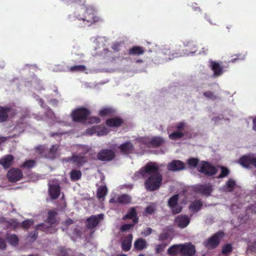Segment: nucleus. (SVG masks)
Here are the masks:
<instances>
[{
  "label": "nucleus",
  "mask_w": 256,
  "mask_h": 256,
  "mask_svg": "<svg viewBox=\"0 0 256 256\" xmlns=\"http://www.w3.org/2000/svg\"><path fill=\"white\" fill-rule=\"evenodd\" d=\"M140 174L142 178L149 176L145 180L144 186L148 192H154L158 190L161 186L162 176L160 172V168L156 162H148L140 170Z\"/></svg>",
  "instance_id": "f257e3e1"
},
{
  "label": "nucleus",
  "mask_w": 256,
  "mask_h": 256,
  "mask_svg": "<svg viewBox=\"0 0 256 256\" xmlns=\"http://www.w3.org/2000/svg\"><path fill=\"white\" fill-rule=\"evenodd\" d=\"M68 18L70 20H74L75 22L74 24L78 27L89 26L100 20L95 10L90 6L84 10L82 15L78 14L76 17L70 16Z\"/></svg>",
  "instance_id": "f03ea898"
},
{
  "label": "nucleus",
  "mask_w": 256,
  "mask_h": 256,
  "mask_svg": "<svg viewBox=\"0 0 256 256\" xmlns=\"http://www.w3.org/2000/svg\"><path fill=\"white\" fill-rule=\"evenodd\" d=\"M90 114L91 111L89 109L84 107H80L72 110L70 116L73 122L85 124Z\"/></svg>",
  "instance_id": "7ed1b4c3"
},
{
  "label": "nucleus",
  "mask_w": 256,
  "mask_h": 256,
  "mask_svg": "<svg viewBox=\"0 0 256 256\" xmlns=\"http://www.w3.org/2000/svg\"><path fill=\"white\" fill-rule=\"evenodd\" d=\"M224 234L222 232H218L204 242V244L208 249H214L220 244V240Z\"/></svg>",
  "instance_id": "20e7f679"
},
{
  "label": "nucleus",
  "mask_w": 256,
  "mask_h": 256,
  "mask_svg": "<svg viewBox=\"0 0 256 256\" xmlns=\"http://www.w3.org/2000/svg\"><path fill=\"white\" fill-rule=\"evenodd\" d=\"M198 170L205 175L212 176L217 172L216 168L206 161H202L198 166Z\"/></svg>",
  "instance_id": "39448f33"
},
{
  "label": "nucleus",
  "mask_w": 256,
  "mask_h": 256,
  "mask_svg": "<svg viewBox=\"0 0 256 256\" xmlns=\"http://www.w3.org/2000/svg\"><path fill=\"white\" fill-rule=\"evenodd\" d=\"M6 178L10 182H16L22 178L23 174L18 168H12L7 172Z\"/></svg>",
  "instance_id": "423d86ee"
},
{
  "label": "nucleus",
  "mask_w": 256,
  "mask_h": 256,
  "mask_svg": "<svg viewBox=\"0 0 256 256\" xmlns=\"http://www.w3.org/2000/svg\"><path fill=\"white\" fill-rule=\"evenodd\" d=\"M116 157L115 152L110 149L104 148L97 154V158L102 162H110Z\"/></svg>",
  "instance_id": "0eeeda50"
},
{
  "label": "nucleus",
  "mask_w": 256,
  "mask_h": 256,
  "mask_svg": "<svg viewBox=\"0 0 256 256\" xmlns=\"http://www.w3.org/2000/svg\"><path fill=\"white\" fill-rule=\"evenodd\" d=\"M178 195L174 194L168 201V206L171 208L174 214L180 212L182 208L178 205Z\"/></svg>",
  "instance_id": "6e6552de"
},
{
  "label": "nucleus",
  "mask_w": 256,
  "mask_h": 256,
  "mask_svg": "<svg viewBox=\"0 0 256 256\" xmlns=\"http://www.w3.org/2000/svg\"><path fill=\"white\" fill-rule=\"evenodd\" d=\"M196 252L194 245L190 242L182 244L181 256H194Z\"/></svg>",
  "instance_id": "1a4fd4ad"
},
{
  "label": "nucleus",
  "mask_w": 256,
  "mask_h": 256,
  "mask_svg": "<svg viewBox=\"0 0 256 256\" xmlns=\"http://www.w3.org/2000/svg\"><path fill=\"white\" fill-rule=\"evenodd\" d=\"M103 218L104 214H102L91 216L86 220V227L89 229L95 228Z\"/></svg>",
  "instance_id": "9d476101"
},
{
  "label": "nucleus",
  "mask_w": 256,
  "mask_h": 256,
  "mask_svg": "<svg viewBox=\"0 0 256 256\" xmlns=\"http://www.w3.org/2000/svg\"><path fill=\"white\" fill-rule=\"evenodd\" d=\"M210 68L214 72V76L216 77L219 76L224 72V67L222 65V62H218L210 60H209Z\"/></svg>",
  "instance_id": "9b49d317"
},
{
  "label": "nucleus",
  "mask_w": 256,
  "mask_h": 256,
  "mask_svg": "<svg viewBox=\"0 0 256 256\" xmlns=\"http://www.w3.org/2000/svg\"><path fill=\"white\" fill-rule=\"evenodd\" d=\"M194 190L196 192L208 196L210 195L212 191V187L210 184H199L196 186Z\"/></svg>",
  "instance_id": "f8f14e48"
},
{
  "label": "nucleus",
  "mask_w": 256,
  "mask_h": 256,
  "mask_svg": "<svg viewBox=\"0 0 256 256\" xmlns=\"http://www.w3.org/2000/svg\"><path fill=\"white\" fill-rule=\"evenodd\" d=\"M120 153L122 154L128 155L134 152V148L133 144L130 141H126L118 146Z\"/></svg>",
  "instance_id": "ddd939ff"
},
{
  "label": "nucleus",
  "mask_w": 256,
  "mask_h": 256,
  "mask_svg": "<svg viewBox=\"0 0 256 256\" xmlns=\"http://www.w3.org/2000/svg\"><path fill=\"white\" fill-rule=\"evenodd\" d=\"M168 170L172 172H176L186 168L185 164L180 160H173L168 164Z\"/></svg>",
  "instance_id": "4468645a"
},
{
  "label": "nucleus",
  "mask_w": 256,
  "mask_h": 256,
  "mask_svg": "<svg viewBox=\"0 0 256 256\" xmlns=\"http://www.w3.org/2000/svg\"><path fill=\"white\" fill-rule=\"evenodd\" d=\"M14 158L12 154H6L0 158V164L4 169L9 168L13 164Z\"/></svg>",
  "instance_id": "2eb2a0df"
},
{
  "label": "nucleus",
  "mask_w": 256,
  "mask_h": 256,
  "mask_svg": "<svg viewBox=\"0 0 256 256\" xmlns=\"http://www.w3.org/2000/svg\"><path fill=\"white\" fill-rule=\"evenodd\" d=\"M190 220L186 215H180L174 220L175 224L180 228H184L188 226Z\"/></svg>",
  "instance_id": "dca6fc26"
},
{
  "label": "nucleus",
  "mask_w": 256,
  "mask_h": 256,
  "mask_svg": "<svg viewBox=\"0 0 256 256\" xmlns=\"http://www.w3.org/2000/svg\"><path fill=\"white\" fill-rule=\"evenodd\" d=\"M60 188L58 184H50L48 192L50 198L52 200L57 199L60 194Z\"/></svg>",
  "instance_id": "f3484780"
},
{
  "label": "nucleus",
  "mask_w": 256,
  "mask_h": 256,
  "mask_svg": "<svg viewBox=\"0 0 256 256\" xmlns=\"http://www.w3.org/2000/svg\"><path fill=\"white\" fill-rule=\"evenodd\" d=\"M36 230H40L47 234H54L56 231L55 226H51L48 223H42L36 226Z\"/></svg>",
  "instance_id": "a211bd4d"
},
{
  "label": "nucleus",
  "mask_w": 256,
  "mask_h": 256,
  "mask_svg": "<svg viewBox=\"0 0 256 256\" xmlns=\"http://www.w3.org/2000/svg\"><path fill=\"white\" fill-rule=\"evenodd\" d=\"M73 164L78 168L82 166L88 162L87 158L81 154L72 155Z\"/></svg>",
  "instance_id": "6ab92c4d"
},
{
  "label": "nucleus",
  "mask_w": 256,
  "mask_h": 256,
  "mask_svg": "<svg viewBox=\"0 0 256 256\" xmlns=\"http://www.w3.org/2000/svg\"><path fill=\"white\" fill-rule=\"evenodd\" d=\"M137 213L135 208H130L128 211L127 214L124 216L123 220H125L127 218L132 219L134 224H137L138 219L136 216Z\"/></svg>",
  "instance_id": "aec40b11"
},
{
  "label": "nucleus",
  "mask_w": 256,
  "mask_h": 256,
  "mask_svg": "<svg viewBox=\"0 0 256 256\" xmlns=\"http://www.w3.org/2000/svg\"><path fill=\"white\" fill-rule=\"evenodd\" d=\"M11 108L8 106H0V123L7 121L8 114L10 112Z\"/></svg>",
  "instance_id": "412c9836"
},
{
  "label": "nucleus",
  "mask_w": 256,
  "mask_h": 256,
  "mask_svg": "<svg viewBox=\"0 0 256 256\" xmlns=\"http://www.w3.org/2000/svg\"><path fill=\"white\" fill-rule=\"evenodd\" d=\"M132 234L128 235L122 242V249L124 252L129 251L132 247Z\"/></svg>",
  "instance_id": "4be33fe9"
},
{
  "label": "nucleus",
  "mask_w": 256,
  "mask_h": 256,
  "mask_svg": "<svg viewBox=\"0 0 256 256\" xmlns=\"http://www.w3.org/2000/svg\"><path fill=\"white\" fill-rule=\"evenodd\" d=\"M144 52V48L140 46H133L128 50V54L130 56H139L143 54Z\"/></svg>",
  "instance_id": "5701e85b"
},
{
  "label": "nucleus",
  "mask_w": 256,
  "mask_h": 256,
  "mask_svg": "<svg viewBox=\"0 0 256 256\" xmlns=\"http://www.w3.org/2000/svg\"><path fill=\"white\" fill-rule=\"evenodd\" d=\"M123 123V120L120 118H108L106 120V124L110 127H118Z\"/></svg>",
  "instance_id": "b1692460"
},
{
  "label": "nucleus",
  "mask_w": 256,
  "mask_h": 256,
  "mask_svg": "<svg viewBox=\"0 0 256 256\" xmlns=\"http://www.w3.org/2000/svg\"><path fill=\"white\" fill-rule=\"evenodd\" d=\"M182 244H176L170 246L167 250V254L170 256H174L181 253Z\"/></svg>",
  "instance_id": "393cba45"
},
{
  "label": "nucleus",
  "mask_w": 256,
  "mask_h": 256,
  "mask_svg": "<svg viewBox=\"0 0 256 256\" xmlns=\"http://www.w3.org/2000/svg\"><path fill=\"white\" fill-rule=\"evenodd\" d=\"M115 110L112 107H104L99 110L98 114L102 117L110 116L114 114Z\"/></svg>",
  "instance_id": "a878e982"
},
{
  "label": "nucleus",
  "mask_w": 256,
  "mask_h": 256,
  "mask_svg": "<svg viewBox=\"0 0 256 256\" xmlns=\"http://www.w3.org/2000/svg\"><path fill=\"white\" fill-rule=\"evenodd\" d=\"M202 204V202L200 200H194L190 202L188 208L194 212H198L201 209Z\"/></svg>",
  "instance_id": "bb28decb"
},
{
  "label": "nucleus",
  "mask_w": 256,
  "mask_h": 256,
  "mask_svg": "<svg viewBox=\"0 0 256 256\" xmlns=\"http://www.w3.org/2000/svg\"><path fill=\"white\" fill-rule=\"evenodd\" d=\"M148 246L146 240L142 238H139L134 243V248L138 250H142L146 248Z\"/></svg>",
  "instance_id": "cd10ccee"
},
{
  "label": "nucleus",
  "mask_w": 256,
  "mask_h": 256,
  "mask_svg": "<svg viewBox=\"0 0 256 256\" xmlns=\"http://www.w3.org/2000/svg\"><path fill=\"white\" fill-rule=\"evenodd\" d=\"M252 156H244L240 159L239 162L242 166L248 168L250 165H252Z\"/></svg>",
  "instance_id": "c85d7f7f"
},
{
  "label": "nucleus",
  "mask_w": 256,
  "mask_h": 256,
  "mask_svg": "<svg viewBox=\"0 0 256 256\" xmlns=\"http://www.w3.org/2000/svg\"><path fill=\"white\" fill-rule=\"evenodd\" d=\"M57 215V212L54 210H50L48 212V216L46 220V223L55 226L56 224V216Z\"/></svg>",
  "instance_id": "c756f323"
},
{
  "label": "nucleus",
  "mask_w": 256,
  "mask_h": 256,
  "mask_svg": "<svg viewBox=\"0 0 256 256\" xmlns=\"http://www.w3.org/2000/svg\"><path fill=\"white\" fill-rule=\"evenodd\" d=\"M236 186V182L232 179H230L227 181L226 184L223 186L222 190L224 192H232L234 191Z\"/></svg>",
  "instance_id": "7c9ffc66"
},
{
  "label": "nucleus",
  "mask_w": 256,
  "mask_h": 256,
  "mask_svg": "<svg viewBox=\"0 0 256 256\" xmlns=\"http://www.w3.org/2000/svg\"><path fill=\"white\" fill-rule=\"evenodd\" d=\"M58 150V146L52 145L49 150L48 154H45V157L49 159H54L56 157L57 151Z\"/></svg>",
  "instance_id": "2f4dec72"
},
{
  "label": "nucleus",
  "mask_w": 256,
  "mask_h": 256,
  "mask_svg": "<svg viewBox=\"0 0 256 256\" xmlns=\"http://www.w3.org/2000/svg\"><path fill=\"white\" fill-rule=\"evenodd\" d=\"M6 238L8 242L13 246H16L18 244L19 239L14 234H8Z\"/></svg>",
  "instance_id": "473e14b6"
},
{
  "label": "nucleus",
  "mask_w": 256,
  "mask_h": 256,
  "mask_svg": "<svg viewBox=\"0 0 256 256\" xmlns=\"http://www.w3.org/2000/svg\"><path fill=\"white\" fill-rule=\"evenodd\" d=\"M70 175L71 180L75 182L81 178L82 174L80 170H72L70 172Z\"/></svg>",
  "instance_id": "72a5a7b5"
},
{
  "label": "nucleus",
  "mask_w": 256,
  "mask_h": 256,
  "mask_svg": "<svg viewBox=\"0 0 256 256\" xmlns=\"http://www.w3.org/2000/svg\"><path fill=\"white\" fill-rule=\"evenodd\" d=\"M108 193V188L106 186H101L98 188L97 197L98 198H104Z\"/></svg>",
  "instance_id": "f704fd0d"
},
{
  "label": "nucleus",
  "mask_w": 256,
  "mask_h": 256,
  "mask_svg": "<svg viewBox=\"0 0 256 256\" xmlns=\"http://www.w3.org/2000/svg\"><path fill=\"white\" fill-rule=\"evenodd\" d=\"M164 142V140L160 137H154L150 141V143L154 147H158L162 146Z\"/></svg>",
  "instance_id": "c9c22d12"
},
{
  "label": "nucleus",
  "mask_w": 256,
  "mask_h": 256,
  "mask_svg": "<svg viewBox=\"0 0 256 256\" xmlns=\"http://www.w3.org/2000/svg\"><path fill=\"white\" fill-rule=\"evenodd\" d=\"M185 134L186 132L176 131L170 134L168 137L172 140H177L182 138Z\"/></svg>",
  "instance_id": "e433bc0d"
},
{
  "label": "nucleus",
  "mask_w": 256,
  "mask_h": 256,
  "mask_svg": "<svg viewBox=\"0 0 256 256\" xmlns=\"http://www.w3.org/2000/svg\"><path fill=\"white\" fill-rule=\"evenodd\" d=\"M118 203L120 204H128L130 202L131 198L127 194H124L118 196Z\"/></svg>",
  "instance_id": "4c0bfd02"
},
{
  "label": "nucleus",
  "mask_w": 256,
  "mask_h": 256,
  "mask_svg": "<svg viewBox=\"0 0 256 256\" xmlns=\"http://www.w3.org/2000/svg\"><path fill=\"white\" fill-rule=\"evenodd\" d=\"M36 164V161L32 160H26L20 166L22 168H31L34 166Z\"/></svg>",
  "instance_id": "58836bf2"
},
{
  "label": "nucleus",
  "mask_w": 256,
  "mask_h": 256,
  "mask_svg": "<svg viewBox=\"0 0 256 256\" xmlns=\"http://www.w3.org/2000/svg\"><path fill=\"white\" fill-rule=\"evenodd\" d=\"M86 67L83 65H77L70 66L69 70L72 72H84L86 70Z\"/></svg>",
  "instance_id": "ea45409f"
},
{
  "label": "nucleus",
  "mask_w": 256,
  "mask_h": 256,
  "mask_svg": "<svg viewBox=\"0 0 256 256\" xmlns=\"http://www.w3.org/2000/svg\"><path fill=\"white\" fill-rule=\"evenodd\" d=\"M167 245L168 244L164 243L156 245L155 248L156 253L157 254H161L164 250Z\"/></svg>",
  "instance_id": "a19ab883"
},
{
  "label": "nucleus",
  "mask_w": 256,
  "mask_h": 256,
  "mask_svg": "<svg viewBox=\"0 0 256 256\" xmlns=\"http://www.w3.org/2000/svg\"><path fill=\"white\" fill-rule=\"evenodd\" d=\"M230 172V170L226 167H221V172L220 175L218 176V178H222L227 176Z\"/></svg>",
  "instance_id": "79ce46f5"
},
{
  "label": "nucleus",
  "mask_w": 256,
  "mask_h": 256,
  "mask_svg": "<svg viewBox=\"0 0 256 256\" xmlns=\"http://www.w3.org/2000/svg\"><path fill=\"white\" fill-rule=\"evenodd\" d=\"M198 159L197 158H190L188 160V164L190 167L196 168L198 165Z\"/></svg>",
  "instance_id": "37998d69"
},
{
  "label": "nucleus",
  "mask_w": 256,
  "mask_h": 256,
  "mask_svg": "<svg viewBox=\"0 0 256 256\" xmlns=\"http://www.w3.org/2000/svg\"><path fill=\"white\" fill-rule=\"evenodd\" d=\"M232 58L229 61L230 62H234L237 60H243L245 58V55L242 54L232 56Z\"/></svg>",
  "instance_id": "c03bdc74"
},
{
  "label": "nucleus",
  "mask_w": 256,
  "mask_h": 256,
  "mask_svg": "<svg viewBox=\"0 0 256 256\" xmlns=\"http://www.w3.org/2000/svg\"><path fill=\"white\" fill-rule=\"evenodd\" d=\"M232 250V245L230 244H226L222 247V252L224 254H226L231 252Z\"/></svg>",
  "instance_id": "a18cd8bd"
},
{
  "label": "nucleus",
  "mask_w": 256,
  "mask_h": 256,
  "mask_svg": "<svg viewBox=\"0 0 256 256\" xmlns=\"http://www.w3.org/2000/svg\"><path fill=\"white\" fill-rule=\"evenodd\" d=\"M203 95L206 98L214 100L217 98L216 96L211 91H206L203 93Z\"/></svg>",
  "instance_id": "49530a36"
},
{
  "label": "nucleus",
  "mask_w": 256,
  "mask_h": 256,
  "mask_svg": "<svg viewBox=\"0 0 256 256\" xmlns=\"http://www.w3.org/2000/svg\"><path fill=\"white\" fill-rule=\"evenodd\" d=\"M34 224V222L32 220H24L21 224V227L24 228H30Z\"/></svg>",
  "instance_id": "de8ad7c7"
},
{
  "label": "nucleus",
  "mask_w": 256,
  "mask_h": 256,
  "mask_svg": "<svg viewBox=\"0 0 256 256\" xmlns=\"http://www.w3.org/2000/svg\"><path fill=\"white\" fill-rule=\"evenodd\" d=\"M135 224H123L120 228V230L122 232H126V230H129L131 228L134 226Z\"/></svg>",
  "instance_id": "09e8293b"
},
{
  "label": "nucleus",
  "mask_w": 256,
  "mask_h": 256,
  "mask_svg": "<svg viewBox=\"0 0 256 256\" xmlns=\"http://www.w3.org/2000/svg\"><path fill=\"white\" fill-rule=\"evenodd\" d=\"M170 236V234L168 232H163L158 236V240L160 242H164Z\"/></svg>",
  "instance_id": "8fccbe9b"
},
{
  "label": "nucleus",
  "mask_w": 256,
  "mask_h": 256,
  "mask_svg": "<svg viewBox=\"0 0 256 256\" xmlns=\"http://www.w3.org/2000/svg\"><path fill=\"white\" fill-rule=\"evenodd\" d=\"M186 126V124L184 122H180L176 124L175 128L178 132H182Z\"/></svg>",
  "instance_id": "3c124183"
},
{
  "label": "nucleus",
  "mask_w": 256,
  "mask_h": 256,
  "mask_svg": "<svg viewBox=\"0 0 256 256\" xmlns=\"http://www.w3.org/2000/svg\"><path fill=\"white\" fill-rule=\"evenodd\" d=\"M88 122L92 124H99L100 122V120L97 116H92L90 118H88Z\"/></svg>",
  "instance_id": "603ef678"
},
{
  "label": "nucleus",
  "mask_w": 256,
  "mask_h": 256,
  "mask_svg": "<svg viewBox=\"0 0 256 256\" xmlns=\"http://www.w3.org/2000/svg\"><path fill=\"white\" fill-rule=\"evenodd\" d=\"M122 45V42H116L112 45V50H114L116 52H118L120 50V48Z\"/></svg>",
  "instance_id": "864d4df0"
},
{
  "label": "nucleus",
  "mask_w": 256,
  "mask_h": 256,
  "mask_svg": "<svg viewBox=\"0 0 256 256\" xmlns=\"http://www.w3.org/2000/svg\"><path fill=\"white\" fill-rule=\"evenodd\" d=\"M155 211V208L152 206H148L145 210V212L146 214H152Z\"/></svg>",
  "instance_id": "5fc2aeb1"
},
{
  "label": "nucleus",
  "mask_w": 256,
  "mask_h": 256,
  "mask_svg": "<svg viewBox=\"0 0 256 256\" xmlns=\"http://www.w3.org/2000/svg\"><path fill=\"white\" fill-rule=\"evenodd\" d=\"M248 250L252 252H256V241L253 242L248 245Z\"/></svg>",
  "instance_id": "6e6d98bb"
},
{
  "label": "nucleus",
  "mask_w": 256,
  "mask_h": 256,
  "mask_svg": "<svg viewBox=\"0 0 256 256\" xmlns=\"http://www.w3.org/2000/svg\"><path fill=\"white\" fill-rule=\"evenodd\" d=\"M204 18L212 24H216V20H214V18L211 19L210 16V15L206 14Z\"/></svg>",
  "instance_id": "4d7b16f0"
},
{
  "label": "nucleus",
  "mask_w": 256,
  "mask_h": 256,
  "mask_svg": "<svg viewBox=\"0 0 256 256\" xmlns=\"http://www.w3.org/2000/svg\"><path fill=\"white\" fill-rule=\"evenodd\" d=\"M6 248V243L5 240L0 238V249L4 250Z\"/></svg>",
  "instance_id": "13d9d810"
},
{
  "label": "nucleus",
  "mask_w": 256,
  "mask_h": 256,
  "mask_svg": "<svg viewBox=\"0 0 256 256\" xmlns=\"http://www.w3.org/2000/svg\"><path fill=\"white\" fill-rule=\"evenodd\" d=\"M152 230L150 228H146V229L144 230V232H142V234H144L146 236H149L152 234Z\"/></svg>",
  "instance_id": "bf43d9fd"
},
{
  "label": "nucleus",
  "mask_w": 256,
  "mask_h": 256,
  "mask_svg": "<svg viewBox=\"0 0 256 256\" xmlns=\"http://www.w3.org/2000/svg\"><path fill=\"white\" fill-rule=\"evenodd\" d=\"M118 197H112L109 200V202L110 204L118 203Z\"/></svg>",
  "instance_id": "052dcab7"
},
{
  "label": "nucleus",
  "mask_w": 256,
  "mask_h": 256,
  "mask_svg": "<svg viewBox=\"0 0 256 256\" xmlns=\"http://www.w3.org/2000/svg\"><path fill=\"white\" fill-rule=\"evenodd\" d=\"M29 236L31 240H32V241H34L37 238V234H36V233L32 232L30 234Z\"/></svg>",
  "instance_id": "680f3d73"
},
{
  "label": "nucleus",
  "mask_w": 256,
  "mask_h": 256,
  "mask_svg": "<svg viewBox=\"0 0 256 256\" xmlns=\"http://www.w3.org/2000/svg\"><path fill=\"white\" fill-rule=\"evenodd\" d=\"M96 130L93 128H88L86 130V132L88 134H92L94 133Z\"/></svg>",
  "instance_id": "e2e57ef3"
},
{
  "label": "nucleus",
  "mask_w": 256,
  "mask_h": 256,
  "mask_svg": "<svg viewBox=\"0 0 256 256\" xmlns=\"http://www.w3.org/2000/svg\"><path fill=\"white\" fill-rule=\"evenodd\" d=\"M252 130L256 132V117L252 120Z\"/></svg>",
  "instance_id": "0e129e2a"
},
{
  "label": "nucleus",
  "mask_w": 256,
  "mask_h": 256,
  "mask_svg": "<svg viewBox=\"0 0 256 256\" xmlns=\"http://www.w3.org/2000/svg\"><path fill=\"white\" fill-rule=\"evenodd\" d=\"M251 209L254 214H256V204L251 206Z\"/></svg>",
  "instance_id": "69168bd1"
},
{
  "label": "nucleus",
  "mask_w": 256,
  "mask_h": 256,
  "mask_svg": "<svg viewBox=\"0 0 256 256\" xmlns=\"http://www.w3.org/2000/svg\"><path fill=\"white\" fill-rule=\"evenodd\" d=\"M7 140V138L6 137L4 136H0V144H1L2 143L5 142Z\"/></svg>",
  "instance_id": "338daca9"
},
{
  "label": "nucleus",
  "mask_w": 256,
  "mask_h": 256,
  "mask_svg": "<svg viewBox=\"0 0 256 256\" xmlns=\"http://www.w3.org/2000/svg\"><path fill=\"white\" fill-rule=\"evenodd\" d=\"M252 166L256 168V157L252 156Z\"/></svg>",
  "instance_id": "774afa93"
}]
</instances>
